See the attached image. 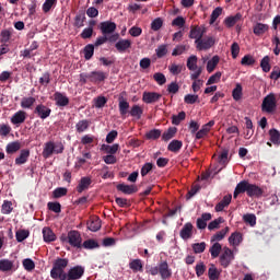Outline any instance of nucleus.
Returning <instances> with one entry per match:
<instances>
[{
	"instance_id": "f257e3e1",
	"label": "nucleus",
	"mask_w": 280,
	"mask_h": 280,
	"mask_svg": "<svg viewBox=\"0 0 280 280\" xmlns=\"http://www.w3.org/2000/svg\"><path fill=\"white\" fill-rule=\"evenodd\" d=\"M65 152V145L58 142L48 141L44 144L43 156L44 159H49L52 154H62Z\"/></svg>"
},
{
	"instance_id": "f03ea898",
	"label": "nucleus",
	"mask_w": 280,
	"mask_h": 280,
	"mask_svg": "<svg viewBox=\"0 0 280 280\" xmlns=\"http://www.w3.org/2000/svg\"><path fill=\"white\" fill-rule=\"evenodd\" d=\"M186 67L189 71H192L190 80H198L202 74V67H198V57L196 55L188 57Z\"/></svg>"
},
{
	"instance_id": "7ed1b4c3",
	"label": "nucleus",
	"mask_w": 280,
	"mask_h": 280,
	"mask_svg": "<svg viewBox=\"0 0 280 280\" xmlns=\"http://www.w3.org/2000/svg\"><path fill=\"white\" fill-rule=\"evenodd\" d=\"M261 110L262 113H275L277 110V97L273 93H270L262 100Z\"/></svg>"
},
{
	"instance_id": "20e7f679",
	"label": "nucleus",
	"mask_w": 280,
	"mask_h": 280,
	"mask_svg": "<svg viewBox=\"0 0 280 280\" xmlns=\"http://www.w3.org/2000/svg\"><path fill=\"white\" fill-rule=\"evenodd\" d=\"M235 259V255H233V250L229 247H223V253L220 256V264L223 268H229L231 266V261Z\"/></svg>"
},
{
	"instance_id": "39448f33",
	"label": "nucleus",
	"mask_w": 280,
	"mask_h": 280,
	"mask_svg": "<svg viewBox=\"0 0 280 280\" xmlns=\"http://www.w3.org/2000/svg\"><path fill=\"white\" fill-rule=\"evenodd\" d=\"M19 265H15L13 260L3 258L0 260V272H16Z\"/></svg>"
},
{
	"instance_id": "423d86ee",
	"label": "nucleus",
	"mask_w": 280,
	"mask_h": 280,
	"mask_svg": "<svg viewBox=\"0 0 280 280\" xmlns=\"http://www.w3.org/2000/svg\"><path fill=\"white\" fill-rule=\"evenodd\" d=\"M215 45V38L213 37H206L202 39V37L198 40L196 44V47L198 51H207V49H211Z\"/></svg>"
},
{
	"instance_id": "0eeeda50",
	"label": "nucleus",
	"mask_w": 280,
	"mask_h": 280,
	"mask_svg": "<svg viewBox=\"0 0 280 280\" xmlns=\"http://www.w3.org/2000/svg\"><path fill=\"white\" fill-rule=\"evenodd\" d=\"M84 276V267L75 266L69 269L66 280H78Z\"/></svg>"
},
{
	"instance_id": "6e6552de",
	"label": "nucleus",
	"mask_w": 280,
	"mask_h": 280,
	"mask_svg": "<svg viewBox=\"0 0 280 280\" xmlns=\"http://www.w3.org/2000/svg\"><path fill=\"white\" fill-rule=\"evenodd\" d=\"M68 242L70 246H74L75 248H80L82 246V236L78 231H70L68 233Z\"/></svg>"
},
{
	"instance_id": "1a4fd4ad",
	"label": "nucleus",
	"mask_w": 280,
	"mask_h": 280,
	"mask_svg": "<svg viewBox=\"0 0 280 280\" xmlns=\"http://www.w3.org/2000/svg\"><path fill=\"white\" fill-rule=\"evenodd\" d=\"M108 78V73L104 71H92L89 73V82L93 84H100V82H104Z\"/></svg>"
},
{
	"instance_id": "9d476101",
	"label": "nucleus",
	"mask_w": 280,
	"mask_h": 280,
	"mask_svg": "<svg viewBox=\"0 0 280 280\" xmlns=\"http://www.w3.org/2000/svg\"><path fill=\"white\" fill-rule=\"evenodd\" d=\"M162 95L156 92H143L142 102L144 104H154L161 100Z\"/></svg>"
},
{
	"instance_id": "9b49d317",
	"label": "nucleus",
	"mask_w": 280,
	"mask_h": 280,
	"mask_svg": "<svg viewBox=\"0 0 280 280\" xmlns=\"http://www.w3.org/2000/svg\"><path fill=\"white\" fill-rule=\"evenodd\" d=\"M34 113L40 119H47V117H49V115H51V108L45 106L44 104H39L35 107Z\"/></svg>"
},
{
	"instance_id": "f8f14e48",
	"label": "nucleus",
	"mask_w": 280,
	"mask_h": 280,
	"mask_svg": "<svg viewBox=\"0 0 280 280\" xmlns=\"http://www.w3.org/2000/svg\"><path fill=\"white\" fill-rule=\"evenodd\" d=\"M25 119H27V113L25 110H19L11 117V124L13 126H21V124H25Z\"/></svg>"
},
{
	"instance_id": "ddd939ff",
	"label": "nucleus",
	"mask_w": 280,
	"mask_h": 280,
	"mask_svg": "<svg viewBox=\"0 0 280 280\" xmlns=\"http://www.w3.org/2000/svg\"><path fill=\"white\" fill-rule=\"evenodd\" d=\"M194 235V224L191 223H185L183 229L179 232V236L182 240H190V237Z\"/></svg>"
},
{
	"instance_id": "4468645a",
	"label": "nucleus",
	"mask_w": 280,
	"mask_h": 280,
	"mask_svg": "<svg viewBox=\"0 0 280 280\" xmlns=\"http://www.w3.org/2000/svg\"><path fill=\"white\" fill-rule=\"evenodd\" d=\"M115 30H117V24H115L114 22L106 21L101 23V32L102 34H104V36L113 34Z\"/></svg>"
},
{
	"instance_id": "2eb2a0df",
	"label": "nucleus",
	"mask_w": 280,
	"mask_h": 280,
	"mask_svg": "<svg viewBox=\"0 0 280 280\" xmlns=\"http://www.w3.org/2000/svg\"><path fill=\"white\" fill-rule=\"evenodd\" d=\"M159 273L162 279H170V277H172V269L170 268V265H167V261H162L159 265Z\"/></svg>"
},
{
	"instance_id": "dca6fc26",
	"label": "nucleus",
	"mask_w": 280,
	"mask_h": 280,
	"mask_svg": "<svg viewBox=\"0 0 280 280\" xmlns=\"http://www.w3.org/2000/svg\"><path fill=\"white\" fill-rule=\"evenodd\" d=\"M115 47L117 51H119L120 54H124V51L132 47V42L130 39H120L115 44Z\"/></svg>"
},
{
	"instance_id": "f3484780",
	"label": "nucleus",
	"mask_w": 280,
	"mask_h": 280,
	"mask_svg": "<svg viewBox=\"0 0 280 280\" xmlns=\"http://www.w3.org/2000/svg\"><path fill=\"white\" fill-rule=\"evenodd\" d=\"M117 190L130 196L131 194H137V186L135 185H126V184H118Z\"/></svg>"
},
{
	"instance_id": "a211bd4d",
	"label": "nucleus",
	"mask_w": 280,
	"mask_h": 280,
	"mask_svg": "<svg viewBox=\"0 0 280 280\" xmlns=\"http://www.w3.org/2000/svg\"><path fill=\"white\" fill-rule=\"evenodd\" d=\"M262 194H264V190L259 186L255 184H248L247 196H249V198H253L254 196L259 198V196H261Z\"/></svg>"
},
{
	"instance_id": "6ab92c4d",
	"label": "nucleus",
	"mask_w": 280,
	"mask_h": 280,
	"mask_svg": "<svg viewBox=\"0 0 280 280\" xmlns=\"http://www.w3.org/2000/svg\"><path fill=\"white\" fill-rule=\"evenodd\" d=\"M54 100L57 106H69V97L60 92L54 94Z\"/></svg>"
},
{
	"instance_id": "aec40b11",
	"label": "nucleus",
	"mask_w": 280,
	"mask_h": 280,
	"mask_svg": "<svg viewBox=\"0 0 280 280\" xmlns=\"http://www.w3.org/2000/svg\"><path fill=\"white\" fill-rule=\"evenodd\" d=\"M203 36H205V28H200L199 26H196L190 30L189 38H194L195 44H197Z\"/></svg>"
},
{
	"instance_id": "412c9836",
	"label": "nucleus",
	"mask_w": 280,
	"mask_h": 280,
	"mask_svg": "<svg viewBox=\"0 0 280 280\" xmlns=\"http://www.w3.org/2000/svg\"><path fill=\"white\" fill-rule=\"evenodd\" d=\"M243 236H242V233L240 232H234L230 235L229 237V244L230 246H240L243 242Z\"/></svg>"
},
{
	"instance_id": "4be33fe9",
	"label": "nucleus",
	"mask_w": 280,
	"mask_h": 280,
	"mask_svg": "<svg viewBox=\"0 0 280 280\" xmlns=\"http://www.w3.org/2000/svg\"><path fill=\"white\" fill-rule=\"evenodd\" d=\"M231 200H233V196L225 195L223 199L215 206V211H224L225 207H229V205H231Z\"/></svg>"
},
{
	"instance_id": "5701e85b",
	"label": "nucleus",
	"mask_w": 280,
	"mask_h": 280,
	"mask_svg": "<svg viewBox=\"0 0 280 280\" xmlns=\"http://www.w3.org/2000/svg\"><path fill=\"white\" fill-rule=\"evenodd\" d=\"M88 229L93 233L100 231L102 229V220L97 217L92 218L88 223Z\"/></svg>"
},
{
	"instance_id": "b1692460",
	"label": "nucleus",
	"mask_w": 280,
	"mask_h": 280,
	"mask_svg": "<svg viewBox=\"0 0 280 280\" xmlns=\"http://www.w3.org/2000/svg\"><path fill=\"white\" fill-rule=\"evenodd\" d=\"M248 185L249 183L246 180H242L241 183H238L234 190V198H237L238 194H248Z\"/></svg>"
},
{
	"instance_id": "393cba45",
	"label": "nucleus",
	"mask_w": 280,
	"mask_h": 280,
	"mask_svg": "<svg viewBox=\"0 0 280 280\" xmlns=\"http://www.w3.org/2000/svg\"><path fill=\"white\" fill-rule=\"evenodd\" d=\"M50 277L55 280H67V273L62 269H58L56 267H52L50 270Z\"/></svg>"
},
{
	"instance_id": "a878e982",
	"label": "nucleus",
	"mask_w": 280,
	"mask_h": 280,
	"mask_svg": "<svg viewBox=\"0 0 280 280\" xmlns=\"http://www.w3.org/2000/svg\"><path fill=\"white\" fill-rule=\"evenodd\" d=\"M209 220H211V213H202L201 218L197 219V229H207V222H209Z\"/></svg>"
},
{
	"instance_id": "bb28decb",
	"label": "nucleus",
	"mask_w": 280,
	"mask_h": 280,
	"mask_svg": "<svg viewBox=\"0 0 280 280\" xmlns=\"http://www.w3.org/2000/svg\"><path fill=\"white\" fill-rule=\"evenodd\" d=\"M91 186V177H82L79 182V185L77 186V191L79 194H82V191H85V189H89Z\"/></svg>"
},
{
	"instance_id": "cd10ccee",
	"label": "nucleus",
	"mask_w": 280,
	"mask_h": 280,
	"mask_svg": "<svg viewBox=\"0 0 280 280\" xmlns=\"http://www.w3.org/2000/svg\"><path fill=\"white\" fill-rule=\"evenodd\" d=\"M218 65H220V57L218 55H215L207 63L208 73H213V71H215V67H218Z\"/></svg>"
},
{
	"instance_id": "c85d7f7f",
	"label": "nucleus",
	"mask_w": 280,
	"mask_h": 280,
	"mask_svg": "<svg viewBox=\"0 0 280 280\" xmlns=\"http://www.w3.org/2000/svg\"><path fill=\"white\" fill-rule=\"evenodd\" d=\"M221 272L222 271H220V269H218V267H215V265H210V267L208 269V277L210 280H219Z\"/></svg>"
},
{
	"instance_id": "c756f323",
	"label": "nucleus",
	"mask_w": 280,
	"mask_h": 280,
	"mask_svg": "<svg viewBox=\"0 0 280 280\" xmlns=\"http://www.w3.org/2000/svg\"><path fill=\"white\" fill-rule=\"evenodd\" d=\"M268 30H269L268 24L257 23V24L254 26V34H255L256 36H262V34H266V32H268Z\"/></svg>"
},
{
	"instance_id": "7c9ffc66",
	"label": "nucleus",
	"mask_w": 280,
	"mask_h": 280,
	"mask_svg": "<svg viewBox=\"0 0 280 280\" xmlns=\"http://www.w3.org/2000/svg\"><path fill=\"white\" fill-rule=\"evenodd\" d=\"M27 159H30V150H22L20 156L15 159V165L27 163Z\"/></svg>"
},
{
	"instance_id": "2f4dec72",
	"label": "nucleus",
	"mask_w": 280,
	"mask_h": 280,
	"mask_svg": "<svg viewBox=\"0 0 280 280\" xmlns=\"http://www.w3.org/2000/svg\"><path fill=\"white\" fill-rule=\"evenodd\" d=\"M69 266V259L67 258H57L52 265V268H57L58 270H63Z\"/></svg>"
},
{
	"instance_id": "473e14b6",
	"label": "nucleus",
	"mask_w": 280,
	"mask_h": 280,
	"mask_svg": "<svg viewBox=\"0 0 280 280\" xmlns=\"http://www.w3.org/2000/svg\"><path fill=\"white\" fill-rule=\"evenodd\" d=\"M44 242H56V234L49 228L43 229Z\"/></svg>"
},
{
	"instance_id": "72a5a7b5",
	"label": "nucleus",
	"mask_w": 280,
	"mask_h": 280,
	"mask_svg": "<svg viewBox=\"0 0 280 280\" xmlns=\"http://www.w3.org/2000/svg\"><path fill=\"white\" fill-rule=\"evenodd\" d=\"M242 20V13H236L233 16H229L224 20V23L228 27H233L238 21Z\"/></svg>"
},
{
	"instance_id": "f704fd0d",
	"label": "nucleus",
	"mask_w": 280,
	"mask_h": 280,
	"mask_svg": "<svg viewBox=\"0 0 280 280\" xmlns=\"http://www.w3.org/2000/svg\"><path fill=\"white\" fill-rule=\"evenodd\" d=\"M230 229L226 226L225 229L217 232L214 235L211 237V242H222L223 237H226V234L229 233Z\"/></svg>"
},
{
	"instance_id": "c9c22d12",
	"label": "nucleus",
	"mask_w": 280,
	"mask_h": 280,
	"mask_svg": "<svg viewBox=\"0 0 280 280\" xmlns=\"http://www.w3.org/2000/svg\"><path fill=\"white\" fill-rule=\"evenodd\" d=\"M129 268L133 272H143V262H141V259H135L129 264Z\"/></svg>"
},
{
	"instance_id": "e433bc0d",
	"label": "nucleus",
	"mask_w": 280,
	"mask_h": 280,
	"mask_svg": "<svg viewBox=\"0 0 280 280\" xmlns=\"http://www.w3.org/2000/svg\"><path fill=\"white\" fill-rule=\"evenodd\" d=\"M21 150V142L14 141L7 144V154H14Z\"/></svg>"
},
{
	"instance_id": "4c0bfd02",
	"label": "nucleus",
	"mask_w": 280,
	"mask_h": 280,
	"mask_svg": "<svg viewBox=\"0 0 280 280\" xmlns=\"http://www.w3.org/2000/svg\"><path fill=\"white\" fill-rule=\"evenodd\" d=\"M269 137H270L271 143H273L275 145H280V132H279V130H277V129L269 130Z\"/></svg>"
},
{
	"instance_id": "58836bf2",
	"label": "nucleus",
	"mask_w": 280,
	"mask_h": 280,
	"mask_svg": "<svg viewBox=\"0 0 280 280\" xmlns=\"http://www.w3.org/2000/svg\"><path fill=\"white\" fill-rule=\"evenodd\" d=\"M36 104V98L28 96V97H23L21 101V107L22 108H32V106Z\"/></svg>"
},
{
	"instance_id": "ea45409f",
	"label": "nucleus",
	"mask_w": 280,
	"mask_h": 280,
	"mask_svg": "<svg viewBox=\"0 0 280 280\" xmlns=\"http://www.w3.org/2000/svg\"><path fill=\"white\" fill-rule=\"evenodd\" d=\"M222 252V245L220 243H214L210 247V255L215 259L217 257H220V253Z\"/></svg>"
},
{
	"instance_id": "a19ab883",
	"label": "nucleus",
	"mask_w": 280,
	"mask_h": 280,
	"mask_svg": "<svg viewBox=\"0 0 280 280\" xmlns=\"http://www.w3.org/2000/svg\"><path fill=\"white\" fill-rule=\"evenodd\" d=\"M91 126V122L86 119L80 120L77 125V132H85V130H89V127Z\"/></svg>"
},
{
	"instance_id": "79ce46f5",
	"label": "nucleus",
	"mask_w": 280,
	"mask_h": 280,
	"mask_svg": "<svg viewBox=\"0 0 280 280\" xmlns=\"http://www.w3.org/2000/svg\"><path fill=\"white\" fill-rule=\"evenodd\" d=\"M183 65L171 63L168 66V71L172 73V75H179V73H183Z\"/></svg>"
},
{
	"instance_id": "37998d69",
	"label": "nucleus",
	"mask_w": 280,
	"mask_h": 280,
	"mask_svg": "<svg viewBox=\"0 0 280 280\" xmlns=\"http://www.w3.org/2000/svg\"><path fill=\"white\" fill-rule=\"evenodd\" d=\"M222 15V7L215 8L210 16V25H213L215 21Z\"/></svg>"
},
{
	"instance_id": "c03bdc74",
	"label": "nucleus",
	"mask_w": 280,
	"mask_h": 280,
	"mask_svg": "<svg viewBox=\"0 0 280 280\" xmlns=\"http://www.w3.org/2000/svg\"><path fill=\"white\" fill-rule=\"evenodd\" d=\"M183 148V141L173 140L168 144L170 152H178Z\"/></svg>"
},
{
	"instance_id": "a18cd8bd",
	"label": "nucleus",
	"mask_w": 280,
	"mask_h": 280,
	"mask_svg": "<svg viewBox=\"0 0 280 280\" xmlns=\"http://www.w3.org/2000/svg\"><path fill=\"white\" fill-rule=\"evenodd\" d=\"M243 220L246 224H249V226H255V224H257V217L255 214H244Z\"/></svg>"
},
{
	"instance_id": "49530a36",
	"label": "nucleus",
	"mask_w": 280,
	"mask_h": 280,
	"mask_svg": "<svg viewBox=\"0 0 280 280\" xmlns=\"http://www.w3.org/2000/svg\"><path fill=\"white\" fill-rule=\"evenodd\" d=\"M176 135V128H168L163 135L162 140L163 141H170V139H174V136Z\"/></svg>"
},
{
	"instance_id": "de8ad7c7",
	"label": "nucleus",
	"mask_w": 280,
	"mask_h": 280,
	"mask_svg": "<svg viewBox=\"0 0 280 280\" xmlns=\"http://www.w3.org/2000/svg\"><path fill=\"white\" fill-rule=\"evenodd\" d=\"M185 117H186L185 112H180L178 115H173L172 116V124L174 126H179L180 121H184Z\"/></svg>"
},
{
	"instance_id": "09e8293b",
	"label": "nucleus",
	"mask_w": 280,
	"mask_h": 280,
	"mask_svg": "<svg viewBox=\"0 0 280 280\" xmlns=\"http://www.w3.org/2000/svg\"><path fill=\"white\" fill-rule=\"evenodd\" d=\"M232 96L235 102H240V100H242V84H236V88L232 91Z\"/></svg>"
},
{
	"instance_id": "8fccbe9b",
	"label": "nucleus",
	"mask_w": 280,
	"mask_h": 280,
	"mask_svg": "<svg viewBox=\"0 0 280 280\" xmlns=\"http://www.w3.org/2000/svg\"><path fill=\"white\" fill-rule=\"evenodd\" d=\"M260 67L265 73L270 71V57L265 56L260 61Z\"/></svg>"
},
{
	"instance_id": "3c124183",
	"label": "nucleus",
	"mask_w": 280,
	"mask_h": 280,
	"mask_svg": "<svg viewBox=\"0 0 280 280\" xmlns=\"http://www.w3.org/2000/svg\"><path fill=\"white\" fill-rule=\"evenodd\" d=\"M15 237L18 242H24V240H27V237H30V232L27 230H19L15 233Z\"/></svg>"
},
{
	"instance_id": "603ef678",
	"label": "nucleus",
	"mask_w": 280,
	"mask_h": 280,
	"mask_svg": "<svg viewBox=\"0 0 280 280\" xmlns=\"http://www.w3.org/2000/svg\"><path fill=\"white\" fill-rule=\"evenodd\" d=\"M22 264H23L24 270H27V272H32V270L36 268V264H34V260L30 258L24 259Z\"/></svg>"
},
{
	"instance_id": "864d4df0",
	"label": "nucleus",
	"mask_w": 280,
	"mask_h": 280,
	"mask_svg": "<svg viewBox=\"0 0 280 280\" xmlns=\"http://www.w3.org/2000/svg\"><path fill=\"white\" fill-rule=\"evenodd\" d=\"M222 78V72L218 71L214 74H212L208 81H207V85H211V84H218V82H220V79Z\"/></svg>"
},
{
	"instance_id": "5fc2aeb1",
	"label": "nucleus",
	"mask_w": 280,
	"mask_h": 280,
	"mask_svg": "<svg viewBox=\"0 0 280 280\" xmlns=\"http://www.w3.org/2000/svg\"><path fill=\"white\" fill-rule=\"evenodd\" d=\"M94 51L95 47L93 45L85 46L83 50L85 60H91V58H93Z\"/></svg>"
},
{
	"instance_id": "6e6d98bb",
	"label": "nucleus",
	"mask_w": 280,
	"mask_h": 280,
	"mask_svg": "<svg viewBox=\"0 0 280 280\" xmlns=\"http://www.w3.org/2000/svg\"><path fill=\"white\" fill-rule=\"evenodd\" d=\"M184 102H185V104H196V103H199L200 100H199V96L197 94H187L184 97Z\"/></svg>"
},
{
	"instance_id": "4d7b16f0",
	"label": "nucleus",
	"mask_w": 280,
	"mask_h": 280,
	"mask_svg": "<svg viewBox=\"0 0 280 280\" xmlns=\"http://www.w3.org/2000/svg\"><path fill=\"white\" fill-rule=\"evenodd\" d=\"M58 3V0H45L43 4V12L47 14Z\"/></svg>"
},
{
	"instance_id": "13d9d810",
	"label": "nucleus",
	"mask_w": 280,
	"mask_h": 280,
	"mask_svg": "<svg viewBox=\"0 0 280 280\" xmlns=\"http://www.w3.org/2000/svg\"><path fill=\"white\" fill-rule=\"evenodd\" d=\"M162 27H163V19L156 18L155 20L152 21L151 30H153V32H159V30H161Z\"/></svg>"
},
{
	"instance_id": "bf43d9fd",
	"label": "nucleus",
	"mask_w": 280,
	"mask_h": 280,
	"mask_svg": "<svg viewBox=\"0 0 280 280\" xmlns=\"http://www.w3.org/2000/svg\"><path fill=\"white\" fill-rule=\"evenodd\" d=\"M131 117H137V119H141V115H143V109L139 105L132 106L130 110Z\"/></svg>"
},
{
	"instance_id": "052dcab7",
	"label": "nucleus",
	"mask_w": 280,
	"mask_h": 280,
	"mask_svg": "<svg viewBox=\"0 0 280 280\" xmlns=\"http://www.w3.org/2000/svg\"><path fill=\"white\" fill-rule=\"evenodd\" d=\"M153 80H155V82L158 84H160V86H163V84H165V82H167V79L165 78V74L158 72L153 74Z\"/></svg>"
},
{
	"instance_id": "680f3d73",
	"label": "nucleus",
	"mask_w": 280,
	"mask_h": 280,
	"mask_svg": "<svg viewBox=\"0 0 280 280\" xmlns=\"http://www.w3.org/2000/svg\"><path fill=\"white\" fill-rule=\"evenodd\" d=\"M206 248H207V244L205 242L192 244V250L196 254L205 253Z\"/></svg>"
},
{
	"instance_id": "e2e57ef3",
	"label": "nucleus",
	"mask_w": 280,
	"mask_h": 280,
	"mask_svg": "<svg viewBox=\"0 0 280 280\" xmlns=\"http://www.w3.org/2000/svg\"><path fill=\"white\" fill-rule=\"evenodd\" d=\"M119 112H120V115H127L128 113V109L130 108V104L127 102V101H119Z\"/></svg>"
},
{
	"instance_id": "0e129e2a",
	"label": "nucleus",
	"mask_w": 280,
	"mask_h": 280,
	"mask_svg": "<svg viewBox=\"0 0 280 280\" xmlns=\"http://www.w3.org/2000/svg\"><path fill=\"white\" fill-rule=\"evenodd\" d=\"M155 54H156L158 58H163V57L167 56V45H160L155 49Z\"/></svg>"
},
{
	"instance_id": "69168bd1",
	"label": "nucleus",
	"mask_w": 280,
	"mask_h": 280,
	"mask_svg": "<svg viewBox=\"0 0 280 280\" xmlns=\"http://www.w3.org/2000/svg\"><path fill=\"white\" fill-rule=\"evenodd\" d=\"M103 150L107 152V154H117V151L119 150V144H113V145H103Z\"/></svg>"
},
{
	"instance_id": "338daca9",
	"label": "nucleus",
	"mask_w": 280,
	"mask_h": 280,
	"mask_svg": "<svg viewBox=\"0 0 280 280\" xmlns=\"http://www.w3.org/2000/svg\"><path fill=\"white\" fill-rule=\"evenodd\" d=\"M12 209H13L12 208V202L11 201H4L3 205H2L1 211L4 215H8V214L12 213Z\"/></svg>"
},
{
	"instance_id": "774afa93",
	"label": "nucleus",
	"mask_w": 280,
	"mask_h": 280,
	"mask_svg": "<svg viewBox=\"0 0 280 280\" xmlns=\"http://www.w3.org/2000/svg\"><path fill=\"white\" fill-rule=\"evenodd\" d=\"M52 196L54 198H62V196H67V188H62V187L56 188L52 191Z\"/></svg>"
}]
</instances>
